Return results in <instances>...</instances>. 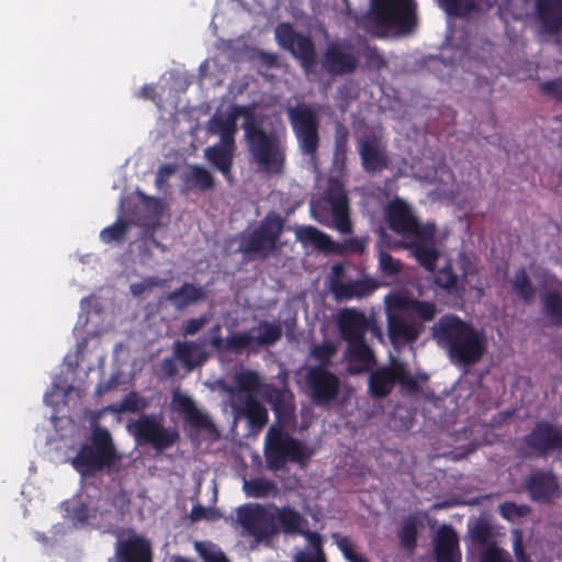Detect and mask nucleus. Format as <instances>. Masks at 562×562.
<instances>
[{
    "instance_id": "f257e3e1",
    "label": "nucleus",
    "mask_w": 562,
    "mask_h": 562,
    "mask_svg": "<svg viewBox=\"0 0 562 562\" xmlns=\"http://www.w3.org/2000/svg\"><path fill=\"white\" fill-rule=\"evenodd\" d=\"M244 116L241 128L247 150L261 171L270 176H281L286 162V132L266 131L254 110L246 105H234L226 115L214 114L209 121V132L220 136V142L234 146L237 120Z\"/></svg>"
},
{
    "instance_id": "f03ea898",
    "label": "nucleus",
    "mask_w": 562,
    "mask_h": 562,
    "mask_svg": "<svg viewBox=\"0 0 562 562\" xmlns=\"http://www.w3.org/2000/svg\"><path fill=\"white\" fill-rule=\"evenodd\" d=\"M260 396L271 405L278 423L268 429L265 439L267 468L279 471L288 461L304 464L312 457V451L301 440L283 431V427L293 419V394L288 390L265 383Z\"/></svg>"
},
{
    "instance_id": "7ed1b4c3",
    "label": "nucleus",
    "mask_w": 562,
    "mask_h": 562,
    "mask_svg": "<svg viewBox=\"0 0 562 562\" xmlns=\"http://www.w3.org/2000/svg\"><path fill=\"white\" fill-rule=\"evenodd\" d=\"M431 330L437 344L454 363L475 364L486 350L484 333L454 314L442 315Z\"/></svg>"
},
{
    "instance_id": "20e7f679",
    "label": "nucleus",
    "mask_w": 562,
    "mask_h": 562,
    "mask_svg": "<svg viewBox=\"0 0 562 562\" xmlns=\"http://www.w3.org/2000/svg\"><path fill=\"white\" fill-rule=\"evenodd\" d=\"M283 334L279 322L259 321L257 326L249 331L233 333L226 338L222 336V326L213 325L207 331V344L217 353L243 351L254 352L260 347L273 346Z\"/></svg>"
},
{
    "instance_id": "39448f33",
    "label": "nucleus",
    "mask_w": 562,
    "mask_h": 562,
    "mask_svg": "<svg viewBox=\"0 0 562 562\" xmlns=\"http://www.w3.org/2000/svg\"><path fill=\"white\" fill-rule=\"evenodd\" d=\"M120 460L110 431L95 427L89 440L81 445L77 454L71 459L72 468L85 477H91L109 470Z\"/></svg>"
},
{
    "instance_id": "423d86ee",
    "label": "nucleus",
    "mask_w": 562,
    "mask_h": 562,
    "mask_svg": "<svg viewBox=\"0 0 562 562\" xmlns=\"http://www.w3.org/2000/svg\"><path fill=\"white\" fill-rule=\"evenodd\" d=\"M313 217L327 227H334L341 234H350V205L344 186L337 180H330L318 201L311 203Z\"/></svg>"
},
{
    "instance_id": "0eeeda50",
    "label": "nucleus",
    "mask_w": 562,
    "mask_h": 562,
    "mask_svg": "<svg viewBox=\"0 0 562 562\" xmlns=\"http://www.w3.org/2000/svg\"><path fill=\"white\" fill-rule=\"evenodd\" d=\"M286 115L300 153L311 160H315L321 145L318 110L312 104L302 102L289 106Z\"/></svg>"
},
{
    "instance_id": "6e6552de",
    "label": "nucleus",
    "mask_w": 562,
    "mask_h": 562,
    "mask_svg": "<svg viewBox=\"0 0 562 562\" xmlns=\"http://www.w3.org/2000/svg\"><path fill=\"white\" fill-rule=\"evenodd\" d=\"M366 20L379 30L394 29L403 34L411 33L417 24L416 3L414 0H371Z\"/></svg>"
},
{
    "instance_id": "1a4fd4ad",
    "label": "nucleus",
    "mask_w": 562,
    "mask_h": 562,
    "mask_svg": "<svg viewBox=\"0 0 562 562\" xmlns=\"http://www.w3.org/2000/svg\"><path fill=\"white\" fill-rule=\"evenodd\" d=\"M128 429L138 445H149L156 451L167 450L180 440L177 427L165 426L162 417L155 414L139 415Z\"/></svg>"
},
{
    "instance_id": "9d476101",
    "label": "nucleus",
    "mask_w": 562,
    "mask_h": 562,
    "mask_svg": "<svg viewBox=\"0 0 562 562\" xmlns=\"http://www.w3.org/2000/svg\"><path fill=\"white\" fill-rule=\"evenodd\" d=\"M385 220L392 232L404 237L431 239L436 235V225L430 222L422 224L413 207L398 196L387 203Z\"/></svg>"
},
{
    "instance_id": "9b49d317",
    "label": "nucleus",
    "mask_w": 562,
    "mask_h": 562,
    "mask_svg": "<svg viewBox=\"0 0 562 562\" xmlns=\"http://www.w3.org/2000/svg\"><path fill=\"white\" fill-rule=\"evenodd\" d=\"M284 222L274 213H268L259 225L240 243V251L247 256H258L261 259L268 258L278 248L280 236L283 232Z\"/></svg>"
},
{
    "instance_id": "f8f14e48",
    "label": "nucleus",
    "mask_w": 562,
    "mask_h": 562,
    "mask_svg": "<svg viewBox=\"0 0 562 562\" xmlns=\"http://www.w3.org/2000/svg\"><path fill=\"white\" fill-rule=\"evenodd\" d=\"M236 521L243 528L244 533L254 538L258 543L269 542L279 535L273 509H269L258 503L240 505L236 509Z\"/></svg>"
},
{
    "instance_id": "ddd939ff",
    "label": "nucleus",
    "mask_w": 562,
    "mask_h": 562,
    "mask_svg": "<svg viewBox=\"0 0 562 562\" xmlns=\"http://www.w3.org/2000/svg\"><path fill=\"white\" fill-rule=\"evenodd\" d=\"M274 36L279 46L290 52L305 72L311 71L316 65V50L312 38L297 32L291 23L278 24Z\"/></svg>"
},
{
    "instance_id": "4468645a",
    "label": "nucleus",
    "mask_w": 562,
    "mask_h": 562,
    "mask_svg": "<svg viewBox=\"0 0 562 562\" xmlns=\"http://www.w3.org/2000/svg\"><path fill=\"white\" fill-rule=\"evenodd\" d=\"M522 446L529 456L547 458L552 451L562 449V426L547 420L537 422L531 431L524 436Z\"/></svg>"
},
{
    "instance_id": "2eb2a0df",
    "label": "nucleus",
    "mask_w": 562,
    "mask_h": 562,
    "mask_svg": "<svg viewBox=\"0 0 562 562\" xmlns=\"http://www.w3.org/2000/svg\"><path fill=\"white\" fill-rule=\"evenodd\" d=\"M114 558L116 562H153V547L145 536L124 529L117 533Z\"/></svg>"
},
{
    "instance_id": "dca6fc26",
    "label": "nucleus",
    "mask_w": 562,
    "mask_h": 562,
    "mask_svg": "<svg viewBox=\"0 0 562 562\" xmlns=\"http://www.w3.org/2000/svg\"><path fill=\"white\" fill-rule=\"evenodd\" d=\"M306 384L311 392L312 402L317 406H328L337 400L340 392L339 378L324 367L308 368Z\"/></svg>"
},
{
    "instance_id": "f3484780",
    "label": "nucleus",
    "mask_w": 562,
    "mask_h": 562,
    "mask_svg": "<svg viewBox=\"0 0 562 562\" xmlns=\"http://www.w3.org/2000/svg\"><path fill=\"white\" fill-rule=\"evenodd\" d=\"M322 67L330 76L353 74L359 66V56L347 41L329 43L322 56Z\"/></svg>"
},
{
    "instance_id": "a211bd4d",
    "label": "nucleus",
    "mask_w": 562,
    "mask_h": 562,
    "mask_svg": "<svg viewBox=\"0 0 562 562\" xmlns=\"http://www.w3.org/2000/svg\"><path fill=\"white\" fill-rule=\"evenodd\" d=\"M357 149L361 159V166L367 173H378L387 169L390 158L386 146L373 132L357 139Z\"/></svg>"
},
{
    "instance_id": "6ab92c4d",
    "label": "nucleus",
    "mask_w": 562,
    "mask_h": 562,
    "mask_svg": "<svg viewBox=\"0 0 562 562\" xmlns=\"http://www.w3.org/2000/svg\"><path fill=\"white\" fill-rule=\"evenodd\" d=\"M530 498L538 503H549L561 496V488L551 470H537L525 481Z\"/></svg>"
},
{
    "instance_id": "aec40b11",
    "label": "nucleus",
    "mask_w": 562,
    "mask_h": 562,
    "mask_svg": "<svg viewBox=\"0 0 562 562\" xmlns=\"http://www.w3.org/2000/svg\"><path fill=\"white\" fill-rule=\"evenodd\" d=\"M171 404L173 409L182 415L184 422L192 428L210 429L214 426L211 417L196 406L191 396L180 390L172 392Z\"/></svg>"
},
{
    "instance_id": "412c9836",
    "label": "nucleus",
    "mask_w": 562,
    "mask_h": 562,
    "mask_svg": "<svg viewBox=\"0 0 562 562\" xmlns=\"http://www.w3.org/2000/svg\"><path fill=\"white\" fill-rule=\"evenodd\" d=\"M434 552L436 562H461L459 537L450 525H442L437 530Z\"/></svg>"
},
{
    "instance_id": "4be33fe9",
    "label": "nucleus",
    "mask_w": 562,
    "mask_h": 562,
    "mask_svg": "<svg viewBox=\"0 0 562 562\" xmlns=\"http://www.w3.org/2000/svg\"><path fill=\"white\" fill-rule=\"evenodd\" d=\"M337 325L341 338L348 342L366 338L371 324L363 312L356 308H345L338 315Z\"/></svg>"
},
{
    "instance_id": "5701e85b",
    "label": "nucleus",
    "mask_w": 562,
    "mask_h": 562,
    "mask_svg": "<svg viewBox=\"0 0 562 562\" xmlns=\"http://www.w3.org/2000/svg\"><path fill=\"white\" fill-rule=\"evenodd\" d=\"M422 329L420 325L401 315L390 314L387 317V335L393 346L415 342Z\"/></svg>"
},
{
    "instance_id": "b1692460",
    "label": "nucleus",
    "mask_w": 562,
    "mask_h": 562,
    "mask_svg": "<svg viewBox=\"0 0 562 562\" xmlns=\"http://www.w3.org/2000/svg\"><path fill=\"white\" fill-rule=\"evenodd\" d=\"M535 11L546 32L559 34L562 31V0H536Z\"/></svg>"
},
{
    "instance_id": "393cba45",
    "label": "nucleus",
    "mask_w": 562,
    "mask_h": 562,
    "mask_svg": "<svg viewBox=\"0 0 562 562\" xmlns=\"http://www.w3.org/2000/svg\"><path fill=\"white\" fill-rule=\"evenodd\" d=\"M296 238L303 245H311L325 254H342V245L314 226H302L296 231Z\"/></svg>"
},
{
    "instance_id": "a878e982",
    "label": "nucleus",
    "mask_w": 562,
    "mask_h": 562,
    "mask_svg": "<svg viewBox=\"0 0 562 562\" xmlns=\"http://www.w3.org/2000/svg\"><path fill=\"white\" fill-rule=\"evenodd\" d=\"M397 378L396 367H382L369 375L368 391L373 398H384L392 392Z\"/></svg>"
},
{
    "instance_id": "bb28decb",
    "label": "nucleus",
    "mask_w": 562,
    "mask_h": 562,
    "mask_svg": "<svg viewBox=\"0 0 562 562\" xmlns=\"http://www.w3.org/2000/svg\"><path fill=\"white\" fill-rule=\"evenodd\" d=\"M274 521L278 524L279 533L300 535L308 527V520L291 506H273Z\"/></svg>"
},
{
    "instance_id": "cd10ccee",
    "label": "nucleus",
    "mask_w": 562,
    "mask_h": 562,
    "mask_svg": "<svg viewBox=\"0 0 562 562\" xmlns=\"http://www.w3.org/2000/svg\"><path fill=\"white\" fill-rule=\"evenodd\" d=\"M435 236L431 239H422L413 237L412 240L405 244V247L411 249L416 261L429 272H434L439 251L435 247Z\"/></svg>"
},
{
    "instance_id": "c85d7f7f",
    "label": "nucleus",
    "mask_w": 562,
    "mask_h": 562,
    "mask_svg": "<svg viewBox=\"0 0 562 562\" xmlns=\"http://www.w3.org/2000/svg\"><path fill=\"white\" fill-rule=\"evenodd\" d=\"M235 147V145L228 146L226 144L217 143L204 150V156L207 161L228 181L232 180Z\"/></svg>"
},
{
    "instance_id": "c756f323",
    "label": "nucleus",
    "mask_w": 562,
    "mask_h": 562,
    "mask_svg": "<svg viewBox=\"0 0 562 562\" xmlns=\"http://www.w3.org/2000/svg\"><path fill=\"white\" fill-rule=\"evenodd\" d=\"M173 356L187 371H192L202 366L207 359L202 345L194 341H176L173 344Z\"/></svg>"
},
{
    "instance_id": "7c9ffc66",
    "label": "nucleus",
    "mask_w": 562,
    "mask_h": 562,
    "mask_svg": "<svg viewBox=\"0 0 562 562\" xmlns=\"http://www.w3.org/2000/svg\"><path fill=\"white\" fill-rule=\"evenodd\" d=\"M240 413L247 419L249 429L254 432L261 430L269 419L265 405L251 395L245 396Z\"/></svg>"
},
{
    "instance_id": "2f4dec72",
    "label": "nucleus",
    "mask_w": 562,
    "mask_h": 562,
    "mask_svg": "<svg viewBox=\"0 0 562 562\" xmlns=\"http://www.w3.org/2000/svg\"><path fill=\"white\" fill-rule=\"evenodd\" d=\"M205 299V291L193 283L184 282L180 288L167 294L169 301L177 310H183L191 304Z\"/></svg>"
},
{
    "instance_id": "473e14b6",
    "label": "nucleus",
    "mask_w": 562,
    "mask_h": 562,
    "mask_svg": "<svg viewBox=\"0 0 562 562\" xmlns=\"http://www.w3.org/2000/svg\"><path fill=\"white\" fill-rule=\"evenodd\" d=\"M395 306L402 311L411 313L423 322H430L437 314V306L432 302L422 301L415 297L398 296Z\"/></svg>"
},
{
    "instance_id": "72a5a7b5",
    "label": "nucleus",
    "mask_w": 562,
    "mask_h": 562,
    "mask_svg": "<svg viewBox=\"0 0 562 562\" xmlns=\"http://www.w3.org/2000/svg\"><path fill=\"white\" fill-rule=\"evenodd\" d=\"M434 283L453 300H460L463 296L464 288L459 283L458 274L450 265L438 270Z\"/></svg>"
},
{
    "instance_id": "f704fd0d",
    "label": "nucleus",
    "mask_w": 562,
    "mask_h": 562,
    "mask_svg": "<svg viewBox=\"0 0 562 562\" xmlns=\"http://www.w3.org/2000/svg\"><path fill=\"white\" fill-rule=\"evenodd\" d=\"M542 312L557 326H562V294L548 291L541 299Z\"/></svg>"
},
{
    "instance_id": "c9c22d12",
    "label": "nucleus",
    "mask_w": 562,
    "mask_h": 562,
    "mask_svg": "<svg viewBox=\"0 0 562 562\" xmlns=\"http://www.w3.org/2000/svg\"><path fill=\"white\" fill-rule=\"evenodd\" d=\"M512 289L514 293L525 303H530L533 300L536 288L533 286L524 267H520L516 270L512 280Z\"/></svg>"
},
{
    "instance_id": "e433bc0d",
    "label": "nucleus",
    "mask_w": 562,
    "mask_h": 562,
    "mask_svg": "<svg viewBox=\"0 0 562 562\" xmlns=\"http://www.w3.org/2000/svg\"><path fill=\"white\" fill-rule=\"evenodd\" d=\"M186 181L200 191H209L215 187L214 176L206 168L199 165L190 167Z\"/></svg>"
},
{
    "instance_id": "4c0bfd02",
    "label": "nucleus",
    "mask_w": 562,
    "mask_h": 562,
    "mask_svg": "<svg viewBox=\"0 0 562 562\" xmlns=\"http://www.w3.org/2000/svg\"><path fill=\"white\" fill-rule=\"evenodd\" d=\"M235 383L237 389L240 392H244L245 396H254L256 397L258 394L260 395L261 387L263 384L260 382V376L258 372L254 370H245L236 374Z\"/></svg>"
},
{
    "instance_id": "58836bf2",
    "label": "nucleus",
    "mask_w": 562,
    "mask_h": 562,
    "mask_svg": "<svg viewBox=\"0 0 562 562\" xmlns=\"http://www.w3.org/2000/svg\"><path fill=\"white\" fill-rule=\"evenodd\" d=\"M347 353L352 362H359L369 366L374 361V355L366 338L348 341Z\"/></svg>"
},
{
    "instance_id": "ea45409f",
    "label": "nucleus",
    "mask_w": 562,
    "mask_h": 562,
    "mask_svg": "<svg viewBox=\"0 0 562 562\" xmlns=\"http://www.w3.org/2000/svg\"><path fill=\"white\" fill-rule=\"evenodd\" d=\"M148 401L142 397L137 392L132 391L127 393L117 406L111 409L116 413H138L147 408Z\"/></svg>"
},
{
    "instance_id": "a19ab883",
    "label": "nucleus",
    "mask_w": 562,
    "mask_h": 562,
    "mask_svg": "<svg viewBox=\"0 0 562 562\" xmlns=\"http://www.w3.org/2000/svg\"><path fill=\"white\" fill-rule=\"evenodd\" d=\"M128 226L126 221L119 218L115 223L100 232V239L104 244L123 243L126 238Z\"/></svg>"
},
{
    "instance_id": "79ce46f5",
    "label": "nucleus",
    "mask_w": 562,
    "mask_h": 562,
    "mask_svg": "<svg viewBox=\"0 0 562 562\" xmlns=\"http://www.w3.org/2000/svg\"><path fill=\"white\" fill-rule=\"evenodd\" d=\"M244 490L248 496L261 498L276 490V483L265 477L252 479L245 482Z\"/></svg>"
},
{
    "instance_id": "37998d69",
    "label": "nucleus",
    "mask_w": 562,
    "mask_h": 562,
    "mask_svg": "<svg viewBox=\"0 0 562 562\" xmlns=\"http://www.w3.org/2000/svg\"><path fill=\"white\" fill-rule=\"evenodd\" d=\"M417 521L414 517L404 520L398 532V539L403 548L414 550L417 546Z\"/></svg>"
},
{
    "instance_id": "c03bdc74",
    "label": "nucleus",
    "mask_w": 562,
    "mask_h": 562,
    "mask_svg": "<svg viewBox=\"0 0 562 562\" xmlns=\"http://www.w3.org/2000/svg\"><path fill=\"white\" fill-rule=\"evenodd\" d=\"M349 135L350 134L348 128L342 123L336 124L334 134L335 159L344 160L346 158L348 151Z\"/></svg>"
},
{
    "instance_id": "a18cd8bd",
    "label": "nucleus",
    "mask_w": 562,
    "mask_h": 562,
    "mask_svg": "<svg viewBox=\"0 0 562 562\" xmlns=\"http://www.w3.org/2000/svg\"><path fill=\"white\" fill-rule=\"evenodd\" d=\"M360 57L363 58L366 66L374 70H381L386 67V59L379 52L376 46H372L364 43L362 49L359 53Z\"/></svg>"
},
{
    "instance_id": "49530a36",
    "label": "nucleus",
    "mask_w": 562,
    "mask_h": 562,
    "mask_svg": "<svg viewBox=\"0 0 562 562\" xmlns=\"http://www.w3.org/2000/svg\"><path fill=\"white\" fill-rule=\"evenodd\" d=\"M337 348L331 341H325L319 345H315L312 350V357L319 363L318 367L327 368L336 355Z\"/></svg>"
},
{
    "instance_id": "de8ad7c7",
    "label": "nucleus",
    "mask_w": 562,
    "mask_h": 562,
    "mask_svg": "<svg viewBox=\"0 0 562 562\" xmlns=\"http://www.w3.org/2000/svg\"><path fill=\"white\" fill-rule=\"evenodd\" d=\"M333 538L348 562H369L367 558L355 552L352 543L348 537L334 533Z\"/></svg>"
},
{
    "instance_id": "09e8293b",
    "label": "nucleus",
    "mask_w": 562,
    "mask_h": 562,
    "mask_svg": "<svg viewBox=\"0 0 562 562\" xmlns=\"http://www.w3.org/2000/svg\"><path fill=\"white\" fill-rule=\"evenodd\" d=\"M441 8L451 15H462L473 8L472 0H439Z\"/></svg>"
},
{
    "instance_id": "8fccbe9b",
    "label": "nucleus",
    "mask_w": 562,
    "mask_h": 562,
    "mask_svg": "<svg viewBox=\"0 0 562 562\" xmlns=\"http://www.w3.org/2000/svg\"><path fill=\"white\" fill-rule=\"evenodd\" d=\"M471 538L473 542L484 546L487 544L490 539L492 538V528L491 526L482 520L479 519L475 521L474 526L470 530Z\"/></svg>"
},
{
    "instance_id": "3c124183",
    "label": "nucleus",
    "mask_w": 562,
    "mask_h": 562,
    "mask_svg": "<svg viewBox=\"0 0 562 562\" xmlns=\"http://www.w3.org/2000/svg\"><path fill=\"white\" fill-rule=\"evenodd\" d=\"M379 266L383 274L393 277L401 272V261L394 259L389 252L381 250L379 255Z\"/></svg>"
},
{
    "instance_id": "603ef678",
    "label": "nucleus",
    "mask_w": 562,
    "mask_h": 562,
    "mask_svg": "<svg viewBox=\"0 0 562 562\" xmlns=\"http://www.w3.org/2000/svg\"><path fill=\"white\" fill-rule=\"evenodd\" d=\"M480 562H514L510 554L503 548L491 544L482 554Z\"/></svg>"
},
{
    "instance_id": "864d4df0",
    "label": "nucleus",
    "mask_w": 562,
    "mask_h": 562,
    "mask_svg": "<svg viewBox=\"0 0 562 562\" xmlns=\"http://www.w3.org/2000/svg\"><path fill=\"white\" fill-rule=\"evenodd\" d=\"M166 283V280L156 278V277H148L145 278L142 282L132 283L130 285V291L134 296H140L143 295L147 290H150L153 288H162Z\"/></svg>"
},
{
    "instance_id": "5fc2aeb1",
    "label": "nucleus",
    "mask_w": 562,
    "mask_h": 562,
    "mask_svg": "<svg viewBox=\"0 0 562 562\" xmlns=\"http://www.w3.org/2000/svg\"><path fill=\"white\" fill-rule=\"evenodd\" d=\"M529 506L517 505L513 502H505L499 505V512L505 519L524 517L529 513Z\"/></svg>"
},
{
    "instance_id": "6e6d98bb",
    "label": "nucleus",
    "mask_w": 562,
    "mask_h": 562,
    "mask_svg": "<svg viewBox=\"0 0 562 562\" xmlns=\"http://www.w3.org/2000/svg\"><path fill=\"white\" fill-rule=\"evenodd\" d=\"M542 94L552 97L557 102H562V79L555 78L540 83Z\"/></svg>"
},
{
    "instance_id": "4d7b16f0",
    "label": "nucleus",
    "mask_w": 562,
    "mask_h": 562,
    "mask_svg": "<svg viewBox=\"0 0 562 562\" xmlns=\"http://www.w3.org/2000/svg\"><path fill=\"white\" fill-rule=\"evenodd\" d=\"M331 292L337 300H351L356 297L353 281L334 282Z\"/></svg>"
},
{
    "instance_id": "13d9d810",
    "label": "nucleus",
    "mask_w": 562,
    "mask_h": 562,
    "mask_svg": "<svg viewBox=\"0 0 562 562\" xmlns=\"http://www.w3.org/2000/svg\"><path fill=\"white\" fill-rule=\"evenodd\" d=\"M397 378L396 382H400L402 386L406 387L409 392L416 393L419 390L418 381L411 375L403 366L396 367Z\"/></svg>"
},
{
    "instance_id": "bf43d9fd",
    "label": "nucleus",
    "mask_w": 562,
    "mask_h": 562,
    "mask_svg": "<svg viewBox=\"0 0 562 562\" xmlns=\"http://www.w3.org/2000/svg\"><path fill=\"white\" fill-rule=\"evenodd\" d=\"M355 294L356 297L362 299L372 294L378 288L376 283L371 279L355 280Z\"/></svg>"
},
{
    "instance_id": "052dcab7",
    "label": "nucleus",
    "mask_w": 562,
    "mask_h": 562,
    "mask_svg": "<svg viewBox=\"0 0 562 562\" xmlns=\"http://www.w3.org/2000/svg\"><path fill=\"white\" fill-rule=\"evenodd\" d=\"M207 319L209 318L206 315H201L198 318H190L189 321L186 322V324L182 327L183 335L184 336H193V335L198 334L202 329V327L206 324Z\"/></svg>"
},
{
    "instance_id": "680f3d73",
    "label": "nucleus",
    "mask_w": 562,
    "mask_h": 562,
    "mask_svg": "<svg viewBox=\"0 0 562 562\" xmlns=\"http://www.w3.org/2000/svg\"><path fill=\"white\" fill-rule=\"evenodd\" d=\"M175 172L176 167L173 165L166 164L160 166L156 175V187L162 190L167 186L170 176Z\"/></svg>"
},
{
    "instance_id": "e2e57ef3",
    "label": "nucleus",
    "mask_w": 562,
    "mask_h": 562,
    "mask_svg": "<svg viewBox=\"0 0 562 562\" xmlns=\"http://www.w3.org/2000/svg\"><path fill=\"white\" fill-rule=\"evenodd\" d=\"M367 239L364 238H358L352 237L345 241L342 245V252L345 250L351 251V252H362L366 249Z\"/></svg>"
},
{
    "instance_id": "0e129e2a",
    "label": "nucleus",
    "mask_w": 562,
    "mask_h": 562,
    "mask_svg": "<svg viewBox=\"0 0 562 562\" xmlns=\"http://www.w3.org/2000/svg\"><path fill=\"white\" fill-rule=\"evenodd\" d=\"M75 521L83 525L89 519V507L85 503L77 505L71 512Z\"/></svg>"
},
{
    "instance_id": "69168bd1",
    "label": "nucleus",
    "mask_w": 562,
    "mask_h": 562,
    "mask_svg": "<svg viewBox=\"0 0 562 562\" xmlns=\"http://www.w3.org/2000/svg\"><path fill=\"white\" fill-rule=\"evenodd\" d=\"M513 549L517 562H532L530 557L526 553L521 539L519 537H517L516 540L514 541Z\"/></svg>"
},
{
    "instance_id": "338daca9",
    "label": "nucleus",
    "mask_w": 562,
    "mask_h": 562,
    "mask_svg": "<svg viewBox=\"0 0 562 562\" xmlns=\"http://www.w3.org/2000/svg\"><path fill=\"white\" fill-rule=\"evenodd\" d=\"M300 535L305 537L313 548H315L317 551H321L322 538H321L319 533H317L316 531L308 530V527H307V528H304L303 532H301Z\"/></svg>"
},
{
    "instance_id": "774afa93",
    "label": "nucleus",
    "mask_w": 562,
    "mask_h": 562,
    "mask_svg": "<svg viewBox=\"0 0 562 562\" xmlns=\"http://www.w3.org/2000/svg\"><path fill=\"white\" fill-rule=\"evenodd\" d=\"M202 557L205 562H229L226 555L222 552H203Z\"/></svg>"
}]
</instances>
